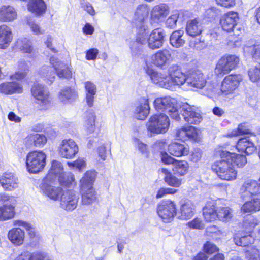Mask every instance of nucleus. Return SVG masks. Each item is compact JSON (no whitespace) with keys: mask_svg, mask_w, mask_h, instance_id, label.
<instances>
[{"mask_svg":"<svg viewBox=\"0 0 260 260\" xmlns=\"http://www.w3.org/2000/svg\"><path fill=\"white\" fill-rule=\"evenodd\" d=\"M146 73L153 83L169 90H174L176 86L180 87L185 83H187L188 76L183 72L180 66L176 64L171 66L168 70V73L152 69H148Z\"/></svg>","mask_w":260,"mask_h":260,"instance_id":"f257e3e1","label":"nucleus"},{"mask_svg":"<svg viewBox=\"0 0 260 260\" xmlns=\"http://www.w3.org/2000/svg\"><path fill=\"white\" fill-rule=\"evenodd\" d=\"M13 228L8 233V239L15 246H20L25 241V231L19 227L23 228L26 231L30 239V246L33 248L37 247L41 237L35 226L30 222L23 220H15L13 221Z\"/></svg>","mask_w":260,"mask_h":260,"instance_id":"f03ea898","label":"nucleus"},{"mask_svg":"<svg viewBox=\"0 0 260 260\" xmlns=\"http://www.w3.org/2000/svg\"><path fill=\"white\" fill-rule=\"evenodd\" d=\"M153 105L156 111L167 112L171 118L176 121L180 119V111L175 99L170 96L157 98Z\"/></svg>","mask_w":260,"mask_h":260,"instance_id":"7ed1b4c3","label":"nucleus"},{"mask_svg":"<svg viewBox=\"0 0 260 260\" xmlns=\"http://www.w3.org/2000/svg\"><path fill=\"white\" fill-rule=\"evenodd\" d=\"M216 161L212 166V169L221 179L228 181L237 178V171L225 158Z\"/></svg>","mask_w":260,"mask_h":260,"instance_id":"20e7f679","label":"nucleus"},{"mask_svg":"<svg viewBox=\"0 0 260 260\" xmlns=\"http://www.w3.org/2000/svg\"><path fill=\"white\" fill-rule=\"evenodd\" d=\"M46 164V154L42 150L31 151L26 155V169L30 173L36 174L41 171Z\"/></svg>","mask_w":260,"mask_h":260,"instance_id":"39448f33","label":"nucleus"},{"mask_svg":"<svg viewBox=\"0 0 260 260\" xmlns=\"http://www.w3.org/2000/svg\"><path fill=\"white\" fill-rule=\"evenodd\" d=\"M170 126V119L165 114H154L151 116L147 122L148 131L153 134L166 133Z\"/></svg>","mask_w":260,"mask_h":260,"instance_id":"423d86ee","label":"nucleus"},{"mask_svg":"<svg viewBox=\"0 0 260 260\" xmlns=\"http://www.w3.org/2000/svg\"><path fill=\"white\" fill-rule=\"evenodd\" d=\"M157 213L164 222H171L177 216L176 203L171 200L161 201L157 205Z\"/></svg>","mask_w":260,"mask_h":260,"instance_id":"0eeeda50","label":"nucleus"},{"mask_svg":"<svg viewBox=\"0 0 260 260\" xmlns=\"http://www.w3.org/2000/svg\"><path fill=\"white\" fill-rule=\"evenodd\" d=\"M31 94L36 100V103L41 109L49 108L52 104V98L49 91L42 84L35 83L31 88Z\"/></svg>","mask_w":260,"mask_h":260,"instance_id":"6e6552de","label":"nucleus"},{"mask_svg":"<svg viewBox=\"0 0 260 260\" xmlns=\"http://www.w3.org/2000/svg\"><path fill=\"white\" fill-rule=\"evenodd\" d=\"M241 74H231L226 76L221 84V92L222 95L228 96L233 94L243 81Z\"/></svg>","mask_w":260,"mask_h":260,"instance_id":"1a4fd4ad","label":"nucleus"},{"mask_svg":"<svg viewBox=\"0 0 260 260\" xmlns=\"http://www.w3.org/2000/svg\"><path fill=\"white\" fill-rule=\"evenodd\" d=\"M57 151L59 155L66 159H73L79 152V147L72 139H65L59 143Z\"/></svg>","mask_w":260,"mask_h":260,"instance_id":"9d476101","label":"nucleus"},{"mask_svg":"<svg viewBox=\"0 0 260 260\" xmlns=\"http://www.w3.org/2000/svg\"><path fill=\"white\" fill-rule=\"evenodd\" d=\"M175 137L177 140L183 141L190 140L199 142L202 138V135L200 129L192 126H187L177 129Z\"/></svg>","mask_w":260,"mask_h":260,"instance_id":"9b49d317","label":"nucleus"},{"mask_svg":"<svg viewBox=\"0 0 260 260\" xmlns=\"http://www.w3.org/2000/svg\"><path fill=\"white\" fill-rule=\"evenodd\" d=\"M2 200L4 203L0 206V220L5 221L12 219L15 215L16 200L14 197L8 196H4Z\"/></svg>","mask_w":260,"mask_h":260,"instance_id":"f8f14e48","label":"nucleus"},{"mask_svg":"<svg viewBox=\"0 0 260 260\" xmlns=\"http://www.w3.org/2000/svg\"><path fill=\"white\" fill-rule=\"evenodd\" d=\"M60 205L67 211H73L77 206L79 196L73 190H67L62 193L60 198Z\"/></svg>","mask_w":260,"mask_h":260,"instance_id":"ddd939ff","label":"nucleus"},{"mask_svg":"<svg viewBox=\"0 0 260 260\" xmlns=\"http://www.w3.org/2000/svg\"><path fill=\"white\" fill-rule=\"evenodd\" d=\"M239 20V17L237 12L229 11L221 17L219 22L222 29L224 31L230 32L237 26Z\"/></svg>","mask_w":260,"mask_h":260,"instance_id":"4468645a","label":"nucleus"},{"mask_svg":"<svg viewBox=\"0 0 260 260\" xmlns=\"http://www.w3.org/2000/svg\"><path fill=\"white\" fill-rule=\"evenodd\" d=\"M0 185L4 190L12 191L18 188L19 182L15 174L6 172L0 175Z\"/></svg>","mask_w":260,"mask_h":260,"instance_id":"2eb2a0df","label":"nucleus"},{"mask_svg":"<svg viewBox=\"0 0 260 260\" xmlns=\"http://www.w3.org/2000/svg\"><path fill=\"white\" fill-rule=\"evenodd\" d=\"M54 182H48L43 180V183L41 186L42 193L50 199L53 201L60 200L62 193L63 192L62 188L60 186H54L52 184Z\"/></svg>","mask_w":260,"mask_h":260,"instance_id":"dca6fc26","label":"nucleus"},{"mask_svg":"<svg viewBox=\"0 0 260 260\" xmlns=\"http://www.w3.org/2000/svg\"><path fill=\"white\" fill-rule=\"evenodd\" d=\"M148 35L147 30L143 27H140V31L137 33L136 41L131 45L132 55L137 56L142 51V45L148 43Z\"/></svg>","mask_w":260,"mask_h":260,"instance_id":"f3484780","label":"nucleus"},{"mask_svg":"<svg viewBox=\"0 0 260 260\" xmlns=\"http://www.w3.org/2000/svg\"><path fill=\"white\" fill-rule=\"evenodd\" d=\"M181 112L185 121L189 124H198L202 120V116L196 108L188 104L182 105Z\"/></svg>","mask_w":260,"mask_h":260,"instance_id":"a211bd4d","label":"nucleus"},{"mask_svg":"<svg viewBox=\"0 0 260 260\" xmlns=\"http://www.w3.org/2000/svg\"><path fill=\"white\" fill-rule=\"evenodd\" d=\"M169 13V7L166 4L161 3L154 6L150 12L151 23H158L163 21Z\"/></svg>","mask_w":260,"mask_h":260,"instance_id":"6ab92c4d","label":"nucleus"},{"mask_svg":"<svg viewBox=\"0 0 260 260\" xmlns=\"http://www.w3.org/2000/svg\"><path fill=\"white\" fill-rule=\"evenodd\" d=\"M196 211V207L192 202L184 201L180 203L177 216L180 220H187L194 216Z\"/></svg>","mask_w":260,"mask_h":260,"instance_id":"aec40b11","label":"nucleus"},{"mask_svg":"<svg viewBox=\"0 0 260 260\" xmlns=\"http://www.w3.org/2000/svg\"><path fill=\"white\" fill-rule=\"evenodd\" d=\"M50 62L59 78L68 79L72 78V72L71 69L68 65L60 61L58 58L55 56L51 57Z\"/></svg>","mask_w":260,"mask_h":260,"instance_id":"412c9836","label":"nucleus"},{"mask_svg":"<svg viewBox=\"0 0 260 260\" xmlns=\"http://www.w3.org/2000/svg\"><path fill=\"white\" fill-rule=\"evenodd\" d=\"M219 156L220 158H225L234 167L235 166L238 168L243 167L247 162L245 156L228 151H221Z\"/></svg>","mask_w":260,"mask_h":260,"instance_id":"4be33fe9","label":"nucleus"},{"mask_svg":"<svg viewBox=\"0 0 260 260\" xmlns=\"http://www.w3.org/2000/svg\"><path fill=\"white\" fill-rule=\"evenodd\" d=\"M164 30L161 28L153 30L148 39V46L154 50L161 47L164 44L165 38Z\"/></svg>","mask_w":260,"mask_h":260,"instance_id":"5701e85b","label":"nucleus"},{"mask_svg":"<svg viewBox=\"0 0 260 260\" xmlns=\"http://www.w3.org/2000/svg\"><path fill=\"white\" fill-rule=\"evenodd\" d=\"M151 59L153 64L162 68L171 61L172 54L170 50L162 49L152 55Z\"/></svg>","mask_w":260,"mask_h":260,"instance_id":"b1692460","label":"nucleus"},{"mask_svg":"<svg viewBox=\"0 0 260 260\" xmlns=\"http://www.w3.org/2000/svg\"><path fill=\"white\" fill-rule=\"evenodd\" d=\"M259 190L260 185L256 181L248 180L243 184L240 192L241 196L246 199V198H250L252 195L258 193Z\"/></svg>","mask_w":260,"mask_h":260,"instance_id":"393cba45","label":"nucleus"},{"mask_svg":"<svg viewBox=\"0 0 260 260\" xmlns=\"http://www.w3.org/2000/svg\"><path fill=\"white\" fill-rule=\"evenodd\" d=\"M64 168L62 163L58 160L52 161L51 167L44 179L48 182H55L64 173Z\"/></svg>","mask_w":260,"mask_h":260,"instance_id":"a878e982","label":"nucleus"},{"mask_svg":"<svg viewBox=\"0 0 260 260\" xmlns=\"http://www.w3.org/2000/svg\"><path fill=\"white\" fill-rule=\"evenodd\" d=\"M207 83L203 74L200 71L190 73L188 77L187 84L197 88H202Z\"/></svg>","mask_w":260,"mask_h":260,"instance_id":"bb28decb","label":"nucleus"},{"mask_svg":"<svg viewBox=\"0 0 260 260\" xmlns=\"http://www.w3.org/2000/svg\"><path fill=\"white\" fill-rule=\"evenodd\" d=\"M96 175L97 173L94 170L86 171L80 180V190L94 188L93 185L95 180Z\"/></svg>","mask_w":260,"mask_h":260,"instance_id":"cd10ccee","label":"nucleus"},{"mask_svg":"<svg viewBox=\"0 0 260 260\" xmlns=\"http://www.w3.org/2000/svg\"><path fill=\"white\" fill-rule=\"evenodd\" d=\"M27 7L29 12L37 16L42 15L47 9V5L43 0H29Z\"/></svg>","mask_w":260,"mask_h":260,"instance_id":"c85d7f7f","label":"nucleus"},{"mask_svg":"<svg viewBox=\"0 0 260 260\" xmlns=\"http://www.w3.org/2000/svg\"><path fill=\"white\" fill-rule=\"evenodd\" d=\"M17 12L15 8L10 5L0 7V20L3 22H12L16 19Z\"/></svg>","mask_w":260,"mask_h":260,"instance_id":"c756f323","label":"nucleus"},{"mask_svg":"<svg viewBox=\"0 0 260 260\" xmlns=\"http://www.w3.org/2000/svg\"><path fill=\"white\" fill-rule=\"evenodd\" d=\"M13 39L11 29L6 25L0 26V49H6Z\"/></svg>","mask_w":260,"mask_h":260,"instance_id":"7c9ffc66","label":"nucleus"},{"mask_svg":"<svg viewBox=\"0 0 260 260\" xmlns=\"http://www.w3.org/2000/svg\"><path fill=\"white\" fill-rule=\"evenodd\" d=\"M243 53L245 56L260 60V44L254 43L252 41L247 42L243 46Z\"/></svg>","mask_w":260,"mask_h":260,"instance_id":"2f4dec72","label":"nucleus"},{"mask_svg":"<svg viewBox=\"0 0 260 260\" xmlns=\"http://www.w3.org/2000/svg\"><path fill=\"white\" fill-rule=\"evenodd\" d=\"M77 96V91L70 87L62 89L58 94L59 101L64 104L71 103L76 99Z\"/></svg>","mask_w":260,"mask_h":260,"instance_id":"473e14b6","label":"nucleus"},{"mask_svg":"<svg viewBox=\"0 0 260 260\" xmlns=\"http://www.w3.org/2000/svg\"><path fill=\"white\" fill-rule=\"evenodd\" d=\"M168 150L171 155L176 157L187 155L189 151L187 146L176 142L170 144Z\"/></svg>","mask_w":260,"mask_h":260,"instance_id":"72a5a7b5","label":"nucleus"},{"mask_svg":"<svg viewBox=\"0 0 260 260\" xmlns=\"http://www.w3.org/2000/svg\"><path fill=\"white\" fill-rule=\"evenodd\" d=\"M236 148L239 151L244 152L247 154L253 153L256 148L249 137L241 138L237 142Z\"/></svg>","mask_w":260,"mask_h":260,"instance_id":"f704fd0d","label":"nucleus"},{"mask_svg":"<svg viewBox=\"0 0 260 260\" xmlns=\"http://www.w3.org/2000/svg\"><path fill=\"white\" fill-rule=\"evenodd\" d=\"M46 257V252L42 250H37L31 252L24 251L18 254L11 260H44Z\"/></svg>","mask_w":260,"mask_h":260,"instance_id":"c9c22d12","label":"nucleus"},{"mask_svg":"<svg viewBox=\"0 0 260 260\" xmlns=\"http://www.w3.org/2000/svg\"><path fill=\"white\" fill-rule=\"evenodd\" d=\"M201 22L197 19L188 20L186 25V31L188 36L194 37L199 36L202 31Z\"/></svg>","mask_w":260,"mask_h":260,"instance_id":"e433bc0d","label":"nucleus"},{"mask_svg":"<svg viewBox=\"0 0 260 260\" xmlns=\"http://www.w3.org/2000/svg\"><path fill=\"white\" fill-rule=\"evenodd\" d=\"M203 216L205 220L211 222L218 219L217 208L213 202H208L203 208Z\"/></svg>","mask_w":260,"mask_h":260,"instance_id":"4c0bfd02","label":"nucleus"},{"mask_svg":"<svg viewBox=\"0 0 260 260\" xmlns=\"http://www.w3.org/2000/svg\"><path fill=\"white\" fill-rule=\"evenodd\" d=\"M25 141L28 145L42 147L47 143V139L45 135L36 133L29 135Z\"/></svg>","mask_w":260,"mask_h":260,"instance_id":"58836bf2","label":"nucleus"},{"mask_svg":"<svg viewBox=\"0 0 260 260\" xmlns=\"http://www.w3.org/2000/svg\"><path fill=\"white\" fill-rule=\"evenodd\" d=\"M149 109L148 99H142L141 104L135 109V113L136 118L139 120H144L149 114Z\"/></svg>","mask_w":260,"mask_h":260,"instance_id":"ea45409f","label":"nucleus"},{"mask_svg":"<svg viewBox=\"0 0 260 260\" xmlns=\"http://www.w3.org/2000/svg\"><path fill=\"white\" fill-rule=\"evenodd\" d=\"M149 9L147 5L141 4L136 8L133 17V20L136 23H141L148 16Z\"/></svg>","mask_w":260,"mask_h":260,"instance_id":"a19ab883","label":"nucleus"},{"mask_svg":"<svg viewBox=\"0 0 260 260\" xmlns=\"http://www.w3.org/2000/svg\"><path fill=\"white\" fill-rule=\"evenodd\" d=\"M22 86L17 82H6L0 85V92L4 94L22 92Z\"/></svg>","mask_w":260,"mask_h":260,"instance_id":"79ce46f5","label":"nucleus"},{"mask_svg":"<svg viewBox=\"0 0 260 260\" xmlns=\"http://www.w3.org/2000/svg\"><path fill=\"white\" fill-rule=\"evenodd\" d=\"M170 43L173 47L176 48L183 46L185 43L184 31L178 30L173 32L170 37Z\"/></svg>","mask_w":260,"mask_h":260,"instance_id":"37998d69","label":"nucleus"},{"mask_svg":"<svg viewBox=\"0 0 260 260\" xmlns=\"http://www.w3.org/2000/svg\"><path fill=\"white\" fill-rule=\"evenodd\" d=\"M243 235L242 233L235 234L234 240L235 244L238 246H246L253 243L254 241V237L251 234Z\"/></svg>","mask_w":260,"mask_h":260,"instance_id":"c03bdc74","label":"nucleus"},{"mask_svg":"<svg viewBox=\"0 0 260 260\" xmlns=\"http://www.w3.org/2000/svg\"><path fill=\"white\" fill-rule=\"evenodd\" d=\"M96 116L95 113L93 111H89L87 113L84 123L85 130L88 134L93 133L95 130V120Z\"/></svg>","mask_w":260,"mask_h":260,"instance_id":"a18cd8bd","label":"nucleus"},{"mask_svg":"<svg viewBox=\"0 0 260 260\" xmlns=\"http://www.w3.org/2000/svg\"><path fill=\"white\" fill-rule=\"evenodd\" d=\"M58 180L61 186L68 188L74 187L77 184L74 175L71 172H64L59 176Z\"/></svg>","mask_w":260,"mask_h":260,"instance_id":"49530a36","label":"nucleus"},{"mask_svg":"<svg viewBox=\"0 0 260 260\" xmlns=\"http://www.w3.org/2000/svg\"><path fill=\"white\" fill-rule=\"evenodd\" d=\"M15 46L23 53H31L33 51L32 42L26 38L18 39L15 42Z\"/></svg>","mask_w":260,"mask_h":260,"instance_id":"de8ad7c7","label":"nucleus"},{"mask_svg":"<svg viewBox=\"0 0 260 260\" xmlns=\"http://www.w3.org/2000/svg\"><path fill=\"white\" fill-rule=\"evenodd\" d=\"M84 86L86 91V100L87 105L91 107L93 103L94 95L96 94V88L94 84L90 81L85 82Z\"/></svg>","mask_w":260,"mask_h":260,"instance_id":"09e8293b","label":"nucleus"},{"mask_svg":"<svg viewBox=\"0 0 260 260\" xmlns=\"http://www.w3.org/2000/svg\"><path fill=\"white\" fill-rule=\"evenodd\" d=\"M214 71L216 75L218 76H223L231 71L230 66L228 64L227 60L224 56H223L219 59L216 65Z\"/></svg>","mask_w":260,"mask_h":260,"instance_id":"8fccbe9b","label":"nucleus"},{"mask_svg":"<svg viewBox=\"0 0 260 260\" xmlns=\"http://www.w3.org/2000/svg\"><path fill=\"white\" fill-rule=\"evenodd\" d=\"M82 199L81 202L83 205H90L96 200L95 191L94 188L80 190Z\"/></svg>","mask_w":260,"mask_h":260,"instance_id":"3c124183","label":"nucleus"},{"mask_svg":"<svg viewBox=\"0 0 260 260\" xmlns=\"http://www.w3.org/2000/svg\"><path fill=\"white\" fill-rule=\"evenodd\" d=\"M244 213H250L260 211V198H254L245 202L241 207Z\"/></svg>","mask_w":260,"mask_h":260,"instance_id":"603ef678","label":"nucleus"},{"mask_svg":"<svg viewBox=\"0 0 260 260\" xmlns=\"http://www.w3.org/2000/svg\"><path fill=\"white\" fill-rule=\"evenodd\" d=\"M189 168L188 163L185 160H176L172 166V170L174 173L180 176L186 174Z\"/></svg>","mask_w":260,"mask_h":260,"instance_id":"864d4df0","label":"nucleus"},{"mask_svg":"<svg viewBox=\"0 0 260 260\" xmlns=\"http://www.w3.org/2000/svg\"><path fill=\"white\" fill-rule=\"evenodd\" d=\"M204 94L211 99H215L222 95L221 88L218 90V85L216 82L208 83L204 89Z\"/></svg>","mask_w":260,"mask_h":260,"instance_id":"5fc2aeb1","label":"nucleus"},{"mask_svg":"<svg viewBox=\"0 0 260 260\" xmlns=\"http://www.w3.org/2000/svg\"><path fill=\"white\" fill-rule=\"evenodd\" d=\"M218 219L221 221H228L233 217L232 210L229 207H219L217 208Z\"/></svg>","mask_w":260,"mask_h":260,"instance_id":"6e6d98bb","label":"nucleus"},{"mask_svg":"<svg viewBox=\"0 0 260 260\" xmlns=\"http://www.w3.org/2000/svg\"><path fill=\"white\" fill-rule=\"evenodd\" d=\"M133 144L135 149L140 153L142 155L147 157L149 155V151L148 145L143 143L138 138H134L133 140Z\"/></svg>","mask_w":260,"mask_h":260,"instance_id":"4d7b16f0","label":"nucleus"},{"mask_svg":"<svg viewBox=\"0 0 260 260\" xmlns=\"http://www.w3.org/2000/svg\"><path fill=\"white\" fill-rule=\"evenodd\" d=\"M250 80L260 85V63L251 67L248 71Z\"/></svg>","mask_w":260,"mask_h":260,"instance_id":"13d9d810","label":"nucleus"},{"mask_svg":"<svg viewBox=\"0 0 260 260\" xmlns=\"http://www.w3.org/2000/svg\"><path fill=\"white\" fill-rule=\"evenodd\" d=\"M40 74L50 83H51L54 80L55 74L51 70L50 67L47 66H43L40 70Z\"/></svg>","mask_w":260,"mask_h":260,"instance_id":"bf43d9fd","label":"nucleus"},{"mask_svg":"<svg viewBox=\"0 0 260 260\" xmlns=\"http://www.w3.org/2000/svg\"><path fill=\"white\" fill-rule=\"evenodd\" d=\"M20 69H22L23 71L16 72L14 74L11 76L12 80H21L26 76V71L28 70V66L26 62H21L19 63Z\"/></svg>","mask_w":260,"mask_h":260,"instance_id":"052dcab7","label":"nucleus"},{"mask_svg":"<svg viewBox=\"0 0 260 260\" xmlns=\"http://www.w3.org/2000/svg\"><path fill=\"white\" fill-rule=\"evenodd\" d=\"M245 256L248 260H260V251L256 247L251 246L245 251Z\"/></svg>","mask_w":260,"mask_h":260,"instance_id":"680f3d73","label":"nucleus"},{"mask_svg":"<svg viewBox=\"0 0 260 260\" xmlns=\"http://www.w3.org/2000/svg\"><path fill=\"white\" fill-rule=\"evenodd\" d=\"M224 56L227 60L228 64L230 66L231 71L235 70L239 63V57L237 55L231 54H226Z\"/></svg>","mask_w":260,"mask_h":260,"instance_id":"e2e57ef3","label":"nucleus"},{"mask_svg":"<svg viewBox=\"0 0 260 260\" xmlns=\"http://www.w3.org/2000/svg\"><path fill=\"white\" fill-rule=\"evenodd\" d=\"M27 24L35 35L39 36L44 34V30L42 29L39 24L31 19H28Z\"/></svg>","mask_w":260,"mask_h":260,"instance_id":"0e129e2a","label":"nucleus"},{"mask_svg":"<svg viewBox=\"0 0 260 260\" xmlns=\"http://www.w3.org/2000/svg\"><path fill=\"white\" fill-rule=\"evenodd\" d=\"M165 182L169 186L179 187L182 184V179H179L172 174L164 177Z\"/></svg>","mask_w":260,"mask_h":260,"instance_id":"69168bd1","label":"nucleus"},{"mask_svg":"<svg viewBox=\"0 0 260 260\" xmlns=\"http://www.w3.org/2000/svg\"><path fill=\"white\" fill-rule=\"evenodd\" d=\"M68 166L71 168H76L81 171L86 167V161L83 158H78L73 162H68Z\"/></svg>","mask_w":260,"mask_h":260,"instance_id":"338daca9","label":"nucleus"},{"mask_svg":"<svg viewBox=\"0 0 260 260\" xmlns=\"http://www.w3.org/2000/svg\"><path fill=\"white\" fill-rule=\"evenodd\" d=\"M257 224V220L255 218H251L246 220L244 223L245 232L247 233L250 234Z\"/></svg>","mask_w":260,"mask_h":260,"instance_id":"774afa93","label":"nucleus"}]
</instances>
